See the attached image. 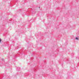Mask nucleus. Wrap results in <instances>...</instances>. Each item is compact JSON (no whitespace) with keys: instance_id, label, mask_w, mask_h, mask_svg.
I'll use <instances>...</instances> for the list:
<instances>
[{"instance_id":"f257e3e1","label":"nucleus","mask_w":79,"mask_h":79,"mask_svg":"<svg viewBox=\"0 0 79 79\" xmlns=\"http://www.w3.org/2000/svg\"><path fill=\"white\" fill-rule=\"evenodd\" d=\"M76 40H79V38H78V37H76Z\"/></svg>"},{"instance_id":"f03ea898","label":"nucleus","mask_w":79,"mask_h":79,"mask_svg":"<svg viewBox=\"0 0 79 79\" xmlns=\"http://www.w3.org/2000/svg\"><path fill=\"white\" fill-rule=\"evenodd\" d=\"M1 42H2V39H1V38H0V44Z\"/></svg>"},{"instance_id":"7ed1b4c3","label":"nucleus","mask_w":79,"mask_h":79,"mask_svg":"<svg viewBox=\"0 0 79 79\" xmlns=\"http://www.w3.org/2000/svg\"><path fill=\"white\" fill-rule=\"evenodd\" d=\"M17 71H19V69H18V68H17Z\"/></svg>"},{"instance_id":"20e7f679","label":"nucleus","mask_w":79,"mask_h":79,"mask_svg":"<svg viewBox=\"0 0 79 79\" xmlns=\"http://www.w3.org/2000/svg\"><path fill=\"white\" fill-rule=\"evenodd\" d=\"M2 61H3V60H4L3 59H2Z\"/></svg>"},{"instance_id":"39448f33","label":"nucleus","mask_w":79,"mask_h":79,"mask_svg":"<svg viewBox=\"0 0 79 79\" xmlns=\"http://www.w3.org/2000/svg\"><path fill=\"white\" fill-rule=\"evenodd\" d=\"M19 69H20V68H19Z\"/></svg>"},{"instance_id":"423d86ee","label":"nucleus","mask_w":79,"mask_h":79,"mask_svg":"<svg viewBox=\"0 0 79 79\" xmlns=\"http://www.w3.org/2000/svg\"><path fill=\"white\" fill-rule=\"evenodd\" d=\"M32 13H33V14H34V12H33Z\"/></svg>"},{"instance_id":"0eeeda50","label":"nucleus","mask_w":79,"mask_h":79,"mask_svg":"<svg viewBox=\"0 0 79 79\" xmlns=\"http://www.w3.org/2000/svg\"><path fill=\"white\" fill-rule=\"evenodd\" d=\"M39 8H40V7H39Z\"/></svg>"}]
</instances>
